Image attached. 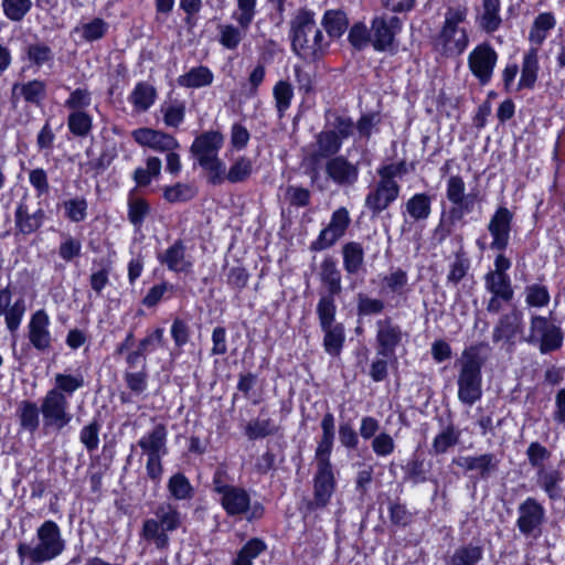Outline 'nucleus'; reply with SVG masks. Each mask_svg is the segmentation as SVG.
Here are the masks:
<instances>
[{"instance_id":"51","label":"nucleus","mask_w":565,"mask_h":565,"mask_svg":"<svg viewBox=\"0 0 565 565\" xmlns=\"http://www.w3.org/2000/svg\"><path fill=\"white\" fill-rule=\"evenodd\" d=\"M31 8V0H2L3 13L12 22L22 21Z\"/></svg>"},{"instance_id":"28","label":"nucleus","mask_w":565,"mask_h":565,"mask_svg":"<svg viewBox=\"0 0 565 565\" xmlns=\"http://www.w3.org/2000/svg\"><path fill=\"white\" fill-rule=\"evenodd\" d=\"M319 277L322 285L327 288L328 292L326 295L337 296L341 294V271L332 257H326L322 260Z\"/></svg>"},{"instance_id":"35","label":"nucleus","mask_w":565,"mask_h":565,"mask_svg":"<svg viewBox=\"0 0 565 565\" xmlns=\"http://www.w3.org/2000/svg\"><path fill=\"white\" fill-rule=\"evenodd\" d=\"M213 73L206 66L192 67L189 72L178 77L179 86L185 88H201L212 84Z\"/></svg>"},{"instance_id":"27","label":"nucleus","mask_w":565,"mask_h":565,"mask_svg":"<svg viewBox=\"0 0 565 565\" xmlns=\"http://www.w3.org/2000/svg\"><path fill=\"white\" fill-rule=\"evenodd\" d=\"M539 70V52L537 49L532 47L524 54L516 90L532 89L537 79Z\"/></svg>"},{"instance_id":"30","label":"nucleus","mask_w":565,"mask_h":565,"mask_svg":"<svg viewBox=\"0 0 565 565\" xmlns=\"http://www.w3.org/2000/svg\"><path fill=\"white\" fill-rule=\"evenodd\" d=\"M156 98L157 89L154 86L147 82H140L135 86L128 99L135 110L145 113L154 104Z\"/></svg>"},{"instance_id":"55","label":"nucleus","mask_w":565,"mask_h":565,"mask_svg":"<svg viewBox=\"0 0 565 565\" xmlns=\"http://www.w3.org/2000/svg\"><path fill=\"white\" fill-rule=\"evenodd\" d=\"M195 194V189L185 183H177L174 185L167 186L163 190V198L169 203L185 202L193 199Z\"/></svg>"},{"instance_id":"43","label":"nucleus","mask_w":565,"mask_h":565,"mask_svg":"<svg viewBox=\"0 0 565 565\" xmlns=\"http://www.w3.org/2000/svg\"><path fill=\"white\" fill-rule=\"evenodd\" d=\"M321 330L324 332L323 348L326 352L332 356H338L345 339L343 324L335 323L328 326V328H321Z\"/></svg>"},{"instance_id":"29","label":"nucleus","mask_w":565,"mask_h":565,"mask_svg":"<svg viewBox=\"0 0 565 565\" xmlns=\"http://www.w3.org/2000/svg\"><path fill=\"white\" fill-rule=\"evenodd\" d=\"M521 324V312L516 309L509 313L501 316L497 326L493 329L492 340L493 342H500L501 340H512L519 331Z\"/></svg>"},{"instance_id":"9","label":"nucleus","mask_w":565,"mask_h":565,"mask_svg":"<svg viewBox=\"0 0 565 565\" xmlns=\"http://www.w3.org/2000/svg\"><path fill=\"white\" fill-rule=\"evenodd\" d=\"M545 519V509L535 498L529 497L518 507L516 526L525 536L539 537Z\"/></svg>"},{"instance_id":"7","label":"nucleus","mask_w":565,"mask_h":565,"mask_svg":"<svg viewBox=\"0 0 565 565\" xmlns=\"http://www.w3.org/2000/svg\"><path fill=\"white\" fill-rule=\"evenodd\" d=\"M68 399L58 391L49 390L41 403V413L45 428L61 430L66 427L73 416L68 411Z\"/></svg>"},{"instance_id":"42","label":"nucleus","mask_w":565,"mask_h":565,"mask_svg":"<svg viewBox=\"0 0 565 565\" xmlns=\"http://www.w3.org/2000/svg\"><path fill=\"white\" fill-rule=\"evenodd\" d=\"M248 28H242L231 23L217 25L218 42L227 50H235L244 39Z\"/></svg>"},{"instance_id":"31","label":"nucleus","mask_w":565,"mask_h":565,"mask_svg":"<svg viewBox=\"0 0 565 565\" xmlns=\"http://www.w3.org/2000/svg\"><path fill=\"white\" fill-rule=\"evenodd\" d=\"M500 0H483L479 15V26L487 33L495 32L501 23Z\"/></svg>"},{"instance_id":"46","label":"nucleus","mask_w":565,"mask_h":565,"mask_svg":"<svg viewBox=\"0 0 565 565\" xmlns=\"http://www.w3.org/2000/svg\"><path fill=\"white\" fill-rule=\"evenodd\" d=\"M322 25L331 38H339L348 28V20L342 11L329 10L324 13Z\"/></svg>"},{"instance_id":"58","label":"nucleus","mask_w":565,"mask_h":565,"mask_svg":"<svg viewBox=\"0 0 565 565\" xmlns=\"http://www.w3.org/2000/svg\"><path fill=\"white\" fill-rule=\"evenodd\" d=\"M525 301L530 307H545L550 302V292L544 285L532 284L525 287Z\"/></svg>"},{"instance_id":"34","label":"nucleus","mask_w":565,"mask_h":565,"mask_svg":"<svg viewBox=\"0 0 565 565\" xmlns=\"http://www.w3.org/2000/svg\"><path fill=\"white\" fill-rule=\"evenodd\" d=\"M343 267L347 274H358L364 265V249L358 242H349L342 246Z\"/></svg>"},{"instance_id":"52","label":"nucleus","mask_w":565,"mask_h":565,"mask_svg":"<svg viewBox=\"0 0 565 565\" xmlns=\"http://www.w3.org/2000/svg\"><path fill=\"white\" fill-rule=\"evenodd\" d=\"M253 171L252 160L247 157H239L230 167L226 172V180L231 183H239L246 181Z\"/></svg>"},{"instance_id":"1","label":"nucleus","mask_w":565,"mask_h":565,"mask_svg":"<svg viewBox=\"0 0 565 565\" xmlns=\"http://www.w3.org/2000/svg\"><path fill=\"white\" fill-rule=\"evenodd\" d=\"M488 351H490L489 344L479 342L466 348L457 362L459 366L458 399L465 405L471 406L482 396L481 369L488 360Z\"/></svg>"},{"instance_id":"61","label":"nucleus","mask_w":565,"mask_h":565,"mask_svg":"<svg viewBox=\"0 0 565 565\" xmlns=\"http://www.w3.org/2000/svg\"><path fill=\"white\" fill-rule=\"evenodd\" d=\"M540 351L545 354L559 349L563 344V333L559 327L553 326L550 331L546 332L540 339Z\"/></svg>"},{"instance_id":"20","label":"nucleus","mask_w":565,"mask_h":565,"mask_svg":"<svg viewBox=\"0 0 565 565\" xmlns=\"http://www.w3.org/2000/svg\"><path fill=\"white\" fill-rule=\"evenodd\" d=\"M223 143L224 136L221 132L213 130L205 131L194 139L190 151L196 161L200 162L217 158Z\"/></svg>"},{"instance_id":"21","label":"nucleus","mask_w":565,"mask_h":565,"mask_svg":"<svg viewBox=\"0 0 565 565\" xmlns=\"http://www.w3.org/2000/svg\"><path fill=\"white\" fill-rule=\"evenodd\" d=\"M322 436L316 448L315 458L317 466L332 467L330 456L334 440V417L331 413H326L321 420Z\"/></svg>"},{"instance_id":"63","label":"nucleus","mask_w":565,"mask_h":565,"mask_svg":"<svg viewBox=\"0 0 565 565\" xmlns=\"http://www.w3.org/2000/svg\"><path fill=\"white\" fill-rule=\"evenodd\" d=\"M100 424L94 419L88 425L84 426L79 434L81 443L86 447L88 451L96 450L99 445Z\"/></svg>"},{"instance_id":"25","label":"nucleus","mask_w":565,"mask_h":565,"mask_svg":"<svg viewBox=\"0 0 565 565\" xmlns=\"http://www.w3.org/2000/svg\"><path fill=\"white\" fill-rule=\"evenodd\" d=\"M159 262L175 273H188L192 268V262L185 255V246L181 239L174 242L162 255Z\"/></svg>"},{"instance_id":"50","label":"nucleus","mask_w":565,"mask_h":565,"mask_svg":"<svg viewBox=\"0 0 565 565\" xmlns=\"http://www.w3.org/2000/svg\"><path fill=\"white\" fill-rule=\"evenodd\" d=\"M70 131L77 137H86L92 130V117L83 111H72L67 118Z\"/></svg>"},{"instance_id":"19","label":"nucleus","mask_w":565,"mask_h":565,"mask_svg":"<svg viewBox=\"0 0 565 565\" xmlns=\"http://www.w3.org/2000/svg\"><path fill=\"white\" fill-rule=\"evenodd\" d=\"M340 138L333 131L322 130L317 134L315 142L310 145V161L318 166L321 160H329V158L337 157L342 147Z\"/></svg>"},{"instance_id":"45","label":"nucleus","mask_w":565,"mask_h":565,"mask_svg":"<svg viewBox=\"0 0 565 565\" xmlns=\"http://www.w3.org/2000/svg\"><path fill=\"white\" fill-rule=\"evenodd\" d=\"M168 491L175 500H190L194 494L193 487L183 473L173 475L168 481Z\"/></svg>"},{"instance_id":"11","label":"nucleus","mask_w":565,"mask_h":565,"mask_svg":"<svg viewBox=\"0 0 565 565\" xmlns=\"http://www.w3.org/2000/svg\"><path fill=\"white\" fill-rule=\"evenodd\" d=\"M351 223L349 211L339 207L332 213L329 225L323 228L318 238L312 242V250H323L335 244L344 234Z\"/></svg>"},{"instance_id":"59","label":"nucleus","mask_w":565,"mask_h":565,"mask_svg":"<svg viewBox=\"0 0 565 565\" xmlns=\"http://www.w3.org/2000/svg\"><path fill=\"white\" fill-rule=\"evenodd\" d=\"M465 182L460 175H452L447 181V199L454 203H466L468 199H473L475 195H465Z\"/></svg>"},{"instance_id":"2","label":"nucleus","mask_w":565,"mask_h":565,"mask_svg":"<svg viewBox=\"0 0 565 565\" xmlns=\"http://www.w3.org/2000/svg\"><path fill=\"white\" fill-rule=\"evenodd\" d=\"M39 543L34 546L20 543L17 547L21 559H29L32 564H43L60 556L65 550L60 527L54 521H45L36 531Z\"/></svg>"},{"instance_id":"38","label":"nucleus","mask_w":565,"mask_h":565,"mask_svg":"<svg viewBox=\"0 0 565 565\" xmlns=\"http://www.w3.org/2000/svg\"><path fill=\"white\" fill-rule=\"evenodd\" d=\"M40 409L34 402L22 401L17 409V415L22 429L33 434L40 426Z\"/></svg>"},{"instance_id":"44","label":"nucleus","mask_w":565,"mask_h":565,"mask_svg":"<svg viewBox=\"0 0 565 565\" xmlns=\"http://www.w3.org/2000/svg\"><path fill=\"white\" fill-rule=\"evenodd\" d=\"M150 213L149 203L138 196L130 195L128 199V220L136 230H140L146 217Z\"/></svg>"},{"instance_id":"3","label":"nucleus","mask_w":565,"mask_h":565,"mask_svg":"<svg viewBox=\"0 0 565 565\" xmlns=\"http://www.w3.org/2000/svg\"><path fill=\"white\" fill-rule=\"evenodd\" d=\"M181 525L182 515L178 508L170 502H161L153 511V518L143 521L140 537L153 543L157 548L163 550L169 545L168 533L178 530Z\"/></svg>"},{"instance_id":"10","label":"nucleus","mask_w":565,"mask_h":565,"mask_svg":"<svg viewBox=\"0 0 565 565\" xmlns=\"http://www.w3.org/2000/svg\"><path fill=\"white\" fill-rule=\"evenodd\" d=\"M498 54L488 43L478 44L468 56V66L481 85L488 84L497 65Z\"/></svg>"},{"instance_id":"41","label":"nucleus","mask_w":565,"mask_h":565,"mask_svg":"<svg viewBox=\"0 0 565 565\" xmlns=\"http://www.w3.org/2000/svg\"><path fill=\"white\" fill-rule=\"evenodd\" d=\"M85 386V379L82 373L66 374L57 373L54 376V387L51 391H60L68 399L76 391Z\"/></svg>"},{"instance_id":"49","label":"nucleus","mask_w":565,"mask_h":565,"mask_svg":"<svg viewBox=\"0 0 565 565\" xmlns=\"http://www.w3.org/2000/svg\"><path fill=\"white\" fill-rule=\"evenodd\" d=\"M273 95L276 102L278 115L279 117H282L286 110L290 107L294 97V88L290 83L279 81L274 86Z\"/></svg>"},{"instance_id":"6","label":"nucleus","mask_w":565,"mask_h":565,"mask_svg":"<svg viewBox=\"0 0 565 565\" xmlns=\"http://www.w3.org/2000/svg\"><path fill=\"white\" fill-rule=\"evenodd\" d=\"M220 503L230 516L244 515L253 522L264 516L265 508L259 501L252 502L249 493L241 487L233 486L220 498Z\"/></svg>"},{"instance_id":"40","label":"nucleus","mask_w":565,"mask_h":565,"mask_svg":"<svg viewBox=\"0 0 565 565\" xmlns=\"http://www.w3.org/2000/svg\"><path fill=\"white\" fill-rule=\"evenodd\" d=\"M536 476L537 484L544 490L551 500H556L561 497V471L555 469L546 470L545 468H541L537 470Z\"/></svg>"},{"instance_id":"24","label":"nucleus","mask_w":565,"mask_h":565,"mask_svg":"<svg viewBox=\"0 0 565 565\" xmlns=\"http://www.w3.org/2000/svg\"><path fill=\"white\" fill-rule=\"evenodd\" d=\"M44 217L45 213L42 209L31 213L23 199L18 204L14 213L15 227L23 235L32 234L42 226Z\"/></svg>"},{"instance_id":"56","label":"nucleus","mask_w":565,"mask_h":565,"mask_svg":"<svg viewBox=\"0 0 565 565\" xmlns=\"http://www.w3.org/2000/svg\"><path fill=\"white\" fill-rule=\"evenodd\" d=\"M163 121L166 126L177 128L183 121L185 116V106L181 102H172L161 106Z\"/></svg>"},{"instance_id":"14","label":"nucleus","mask_w":565,"mask_h":565,"mask_svg":"<svg viewBox=\"0 0 565 565\" xmlns=\"http://www.w3.org/2000/svg\"><path fill=\"white\" fill-rule=\"evenodd\" d=\"M403 332L399 326L395 324L391 318L376 321V354L382 358H391L395 353L396 347L401 343Z\"/></svg>"},{"instance_id":"48","label":"nucleus","mask_w":565,"mask_h":565,"mask_svg":"<svg viewBox=\"0 0 565 565\" xmlns=\"http://www.w3.org/2000/svg\"><path fill=\"white\" fill-rule=\"evenodd\" d=\"M278 430V427L275 425V423L267 418V419H253L247 423L245 427V435L248 439L255 440L259 438H265L269 435L276 434Z\"/></svg>"},{"instance_id":"32","label":"nucleus","mask_w":565,"mask_h":565,"mask_svg":"<svg viewBox=\"0 0 565 565\" xmlns=\"http://www.w3.org/2000/svg\"><path fill=\"white\" fill-rule=\"evenodd\" d=\"M483 558V546L480 544L468 543L457 547L450 558L448 565H478Z\"/></svg>"},{"instance_id":"60","label":"nucleus","mask_w":565,"mask_h":565,"mask_svg":"<svg viewBox=\"0 0 565 565\" xmlns=\"http://www.w3.org/2000/svg\"><path fill=\"white\" fill-rule=\"evenodd\" d=\"M237 11L233 19L242 28H249L256 14V0H236Z\"/></svg>"},{"instance_id":"16","label":"nucleus","mask_w":565,"mask_h":565,"mask_svg":"<svg viewBox=\"0 0 565 565\" xmlns=\"http://www.w3.org/2000/svg\"><path fill=\"white\" fill-rule=\"evenodd\" d=\"M512 218L513 215L507 207H499L491 217L488 231L493 237L490 245L492 249L502 252L507 248L510 239Z\"/></svg>"},{"instance_id":"47","label":"nucleus","mask_w":565,"mask_h":565,"mask_svg":"<svg viewBox=\"0 0 565 565\" xmlns=\"http://www.w3.org/2000/svg\"><path fill=\"white\" fill-rule=\"evenodd\" d=\"M333 295H322L317 305V315L319 318L320 328H328V326L335 324L337 306Z\"/></svg>"},{"instance_id":"22","label":"nucleus","mask_w":565,"mask_h":565,"mask_svg":"<svg viewBox=\"0 0 565 565\" xmlns=\"http://www.w3.org/2000/svg\"><path fill=\"white\" fill-rule=\"evenodd\" d=\"M167 436L166 425L157 424L139 439L138 446L147 457H163L167 454Z\"/></svg>"},{"instance_id":"23","label":"nucleus","mask_w":565,"mask_h":565,"mask_svg":"<svg viewBox=\"0 0 565 565\" xmlns=\"http://www.w3.org/2000/svg\"><path fill=\"white\" fill-rule=\"evenodd\" d=\"M454 463L467 471H478L481 479H488L499 468V459L493 454L462 457L454 460Z\"/></svg>"},{"instance_id":"37","label":"nucleus","mask_w":565,"mask_h":565,"mask_svg":"<svg viewBox=\"0 0 565 565\" xmlns=\"http://www.w3.org/2000/svg\"><path fill=\"white\" fill-rule=\"evenodd\" d=\"M484 286L492 296H499L505 302H510L513 299L514 291L509 275L487 274L484 276Z\"/></svg>"},{"instance_id":"13","label":"nucleus","mask_w":565,"mask_h":565,"mask_svg":"<svg viewBox=\"0 0 565 565\" xmlns=\"http://www.w3.org/2000/svg\"><path fill=\"white\" fill-rule=\"evenodd\" d=\"M401 30V20L397 17H376L372 21V45L376 51L393 49L396 33Z\"/></svg>"},{"instance_id":"18","label":"nucleus","mask_w":565,"mask_h":565,"mask_svg":"<svg viewBox=\"0 0 565 565\" xmlns=\"http://www.w3.org/2000/svg\"><path fill=\"white\" fill-rule=\"evenodd\" d=\"M132 137L140 146L149 147L160 152L175 150L180 147L173 136L151 128L136 129L132 131Z\"/></svg>"},{"instance_id":"57","label":"nucleus","mask_w":565,"mask_h":565,"mask_svg":"<svg viewBox=\"0 0 565 565\" xmlns=\"http://www.w3.org/2000/svg\"><path fill=\"white\" fill-rule=\"evenodd\" d=\"M77 31L81 32L82 39L93 42L104 38L108 31V23L100 18H95L90 22L84 23Z\"/></svg>"},{"instance_id":"12","label":"nucleus","mask_w":565,"mask_h":565,"mask_svg":"<svg viewBox=\"0 0 565 565\" xmlns=\"http://www.w3.org/2000/svg\"><path fill=\"white\" fill-rule=\"evenodd\" d=\"M399 191L397 182L379 180L365 196V207L373 216H377L398 198Z\"/></svg>"},{"instance_id":"8","label":"nucleus","mask_w":565,"mask_h":565,"mask_svg":"<svg viewBox=\"0 0 565 565\" xmlns=\"http://www.w3.org/2000/svg\"><path fill=\"white\" fill-rule=\"evenodd\" d=\"M360 170V161H351L343 154L329 158L323 164L326 179L339 188L354 186L359 181Z\"/></svg>"},{"instance_id":"33","label":"nucleus","mask_w":565,"mask_h":565,"mask_svg":"<svg viewBox=\"0 0 565 565\" xmlns=\"http://www.w3.org/2000/svg\"><path fill=\"white\" fill-rule=\"evenodd\" d=\"M405 213L414 221H426L431 213V198L427 193H417L405 203Z\"/></svg>"},{"instance_id":"54","label":"nucleus","mask_w":565,"mask_h":565,"mask_svg":"<svg viewBox=\"0 0 565 565\" xmlns=\"http://www.w3.org/2000/svg\"><path fill=\"white\" fill-rule=\"evenodd\" d=\"M554 25L555 20L551 13L539 14L531 29L530 41L541 44L545 40L547 31L553 29Z\"/></svg>"},{"instance_id":"39","label":"nucleus","mask_w":565,"mask_h":565,"mask_svg":"<svg viewBox=\"0 0 565 565\" xmlns=\"http://www.w3.org/2000/svg\"><path fill=\"white\" fill-rule=\"evenodd\" d=\"M460 430L452 424L445 426L434 438L431 450L435 455H443L460 441Z\"/></svg>"},{"instance_id":"53","label":"nucleus","mask_w":565,"mask_h":565,"mask_svg":"<svg viewBox=\"0 0 565 565\" xmlns=\"http://www.w3.org/2000/svg\"><path fill=\"white\" fill-rule=\"evenodd\" d=\"M198 163L207 172V181L212 185H220L226 180V167L218 157Z\"/></svg>"},{"instance_id":"17","label":"nucleus","mask_w":565,"mask_h":565,"mask_svg":"<svg viewBox=\"0 0 565 565\" xmlns=\"http://www.w3.org/2000/svg\"><path fill=\"white\" fill-rule=\"evenodd\" d=\"M49 324L50 319L44 310L35 311L29 322V341L40 352H46L52 347Z\"/></svg>"},{"instance_id":"5","label":"nucleus","mask_w":565,"mask_h":565,"mask_svg":"<svg viewBox=\"0 0 565 565\" xmlns=\"http://www.w3.org/2000/svg\"><path fill=\"white\" fill-rule=\"evenodd\" d=\"M467 9L449 8L445 14L444 26L436 40L438 50L446 56H458L468 46L469 38L459 24L466 20Z\"/></svg>"},{"instance_id":"26","label":"nucleus","mask_w":565,"mask_h":565,"mask_svg":"<svg viewBox=\"0 0 565 565\" xmlns=\"http://www.w3.org/2000/svg\"><path fill=\"white\" fill-rule=\"evenodd\" d=\"M22 60L26 61L30 66L40 68L43 65L53 63L54 52L45 42L35 40L34 42L25 43L22 50Z\"/></svg>"},{"instance_id":"36","label":"nucleus","mask_w":565,"mask_h":565,"mask_svg":"<svg viewBox=\"0 0 565 565\" xmlns=\"http://www.w3.org/2000/svg\"><path fill=\"white\" fill-rule=\"evenodd\" d=\"M12 94L13 96L21 95L26 103L40 105L45 98L46 85L40 79H32L24 84L17 83L12 86Z\"/></svg>"},{"instance_id":"4","label":"nucleus","mask_w":565,"mask_h":565,"mask_svg":"<svg viewBox=\"0 0 565 565\" xmlns=\"http://www.w3.org/2000/svg\"><path fill=\"white\" fill-rule=\"evenodd\" d=\"M294 51L306 60H315L321 53L323 35L316 25L315 14L308 10H299L291 22Z\"/></svg>"},{"instance_id":"62","label":"nucleus","mask_w":565,"mask_h":565,"mask_svg":"<svg viewBox=\"0 0 565 565\" xmlns=\"http://www.w3.org/2000/svg\"><path fill=\"white\" fill-rule=\"evenodd\" d=\"M526 456L531 467L540 470L544 468V461L548 460L551 452L547 448L537 441H533L526 449Z\"/></svg>"},{"instance_id":"15","label":"nucleus","mask_w":565,"mask_h":565,"mask_svg":"<svg viewBox=\"0 0 565 565\" xmlns=\"http://www.w3.org/2000/svg\"><path fill=\"white\" fill-rule=\"evenodd\" d=\"M335 479L332 467L317 466L313 478V500L308 503V509L317 510L324 508L334 491Z\"/></svg>"},{"instance_id":"64","label":"nucleus","mask_w":565,"mask_h":565,"mask_svg":"<svg viewBox=\"0 0 565 565\" xmlns=\"http://www.w3.org/2000/svg\"><path fill=\"white\" fill-rule=\"evenodd\" d=\"M92 104V94L86 88L74 89L65 100V107L73 111L82 110Z\"/></svg>"}]
</instances>
